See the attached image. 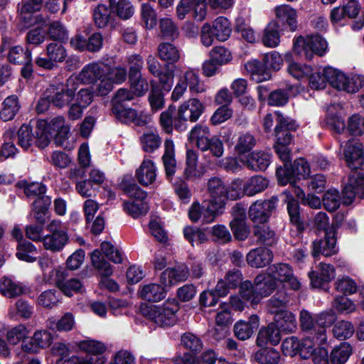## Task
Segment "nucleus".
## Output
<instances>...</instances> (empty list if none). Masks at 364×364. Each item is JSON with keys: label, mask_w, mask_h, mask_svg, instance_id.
<instances>
[{"label": "nucleus", "mask_w": 364, "mask_h": 364, "mask_svg": "<svg viewBox=\"0 0 364 364\" xmlns=\"http://www.w3.org/2000/svg\"><path fill=\"white\" fill-rule=\"evenodd\" d=\"M138 182L144 186L152 184L156 178L155 164L150 159H144L139 168L136 171Z\"/></svg>", "instance_id": "obj_27"}, {"label": "nucleus", "mask_w": 364, "mask_h": 364, "mask_svg": "<svg viewBox=\"0 0 364 364\" xmlns=\"http://www.w3.org/2000/svg\"><path fill=\"white\" fill-rule=\"evenodd\" d=\"M245 186L244 181L240 178L233 180L229 186H226V201L228 200H237L246 195Z\"/></svg>", "instance_id": "obj_62"}, {"label": "nucleus", "mask_w": 364, "mask_h": 364, "mask_svg": "<svg viewBox=\"0 0 364 364\" xmlns=\"http://www.w3.org/2000/svg\"><path fill=\"white\" fill-rule=\"evenodd\" d=\"M274 321V325L279 332L292 333L297 328L296 316L289 311L281 310L276 313Z\"/></svg>", "instance_id": "obj_29"}, {"label": "nucleus", "mask_w": 364, "mask_h": 364, "mask_svg": "<svg viewBox=\"0 0 364 364\" xmlns=\"http://www.w3.org/2000/svg\"><path fill=\"white\" fill-rule=\"evenodd\" d=\"M277 198L254 203L249 208V217L256 225H264L269 218L272 210L275 208Z\"/></svg>", "instance_id": "obj_11"}, {"label": "nucleus", "mask_w": 364, "mask_h": 364, "mask_svg": "<svg viewBox=\"0 0 364 364\" xmlns=\"http://www.w3.org/2000/svg\"><path fill=\"white\" fill-rule=\"evenodd\" d=\"M141 20L144 27L148 30L154 29L157 24V14L154 8L149 4H143L141 6Z\"/></svg>", "instance_id": "obj_50"}, {"label": "nucleus", "mask_w": 364, "mask_h": 364, "mask_svg": "<svg viewBox=\"0 0 364 364\" xmlns=\"http://www.w3.org/2000/svg\"><path fill=\"white\" fill-rule=\"evenodd\" d=\"M277 176L279 183L284 186L289 183L291 185L294 184L295 180L294 177L300 179L306 178L310 173V167L308 162L304 159H298L294 161L291 171L284 169L282 168H277Z\"/></svg>", "instance_id": "obj_7"}, {"label": "nucleus", "mask_w": 364, "mask_h": 364, "mask_svg": "<svg viewBox=\"0 0 364 364\" xmlns=\"http://www.w3.org/2000/svg\"><path fill=\"white\" fill-rule=\"evenodd\" d=\"M352 347L348 343H342L333 348L330 354V362L332 364H344L352 353Z\"/></svg>", "instance_id": "obj_44"}, {"label": "nucleus", "mask_w": 364, "mask_h": 364, "mask_svg": "<svg viewBox=\"0 0 364 364\" xmlns=\"http://www.w3.org/2000/svg\"><path fill=\"white\" fill-rule=\"evenodd\" d=\"M212 29L215 38L220 41H226L230 37L232 31L229 21L223 16L215 20Z\"/></svg>", "instance_id": "obj_49"}, {"label": "nucleus", "mask_w": 364, "mask_h": 364, "mask_svg": "<svg viewBox=\"0 0 364 364\" xmlns=\"http://www.w3.org/2000/svg\"><path fill=\"white\" fill-rule=\"evenodd\" d=\"M254 282L261 299L262 297L268 296L277 288V283L270 276L267 270L264 273L257 275L255 277Z\"/></svg>", "instance_id": "obj_30"}, {"label": "nucleus", "mask_w": 364, "mask_h": 364, "mask_svg": "<svg viewBox=\"0 0 364 364\" xmlns=\"http://www.w3.org/2000/svg\"><path fill=\"white\" fill-rule=\"evenodd\" d=\"M93 18L98 28H104L111 21V11L107 6L100 4L94 10Z\"/></svg>", "instance_id": "obj_57"}, {"label": "nucleus", "mask_w": 364, "mask_h": 364, "mask_svg": "<svg viewBox=\"0 0 364 364\" xmlns=\"http://www.w3.org/2000/svg\"><path fill=\"white\" fill-rule=\"evenodd\" d=\"M91 261L92 265L97 269L102 277L100 282L101 287L107 289L111 291H117L119 289L118 284L109 278L113 272L112 265L105 260L100 250H95L92 252Z\"/></svg>", "instance_id": "obj_5"}, {"label": "nucleus", "mask_w": 364, "mask_h": 364, "mask_svg": "<svg viewBox=\"0 0 364 364\" xmlns=\"http://www.w3.org/2000/svg\"><path fill=\"white\" fill-rule=\"evenodd\" d=\"M36 253V248L30 242H22L17 246L16 255L18 259L28 262H33L36 260L32 255Z\"/></svg>", "instance_id": "obj_61"}, {"label": "nucleus", "mask_w": 364, "mask_h": 364, "mask_svg": "<svg viewBox=\"0 0 364 364\" xmlns=\"http://www.w3.org/2000/svg\"><path fill=\"white\" fill-rule=\"evenodd\" d=\"M176 14L181 20L190 14L196 21H202L207 14L206 0H181L176 7Z\"/></svg>", "instance_id": "obj_9"}, {"label": "nucleus", "mask_w": 364, "mask_h": 364, "mask_svg": "<svg viewBox=\"0 0 364 364\" xmlns=\"http://www.w3.org/2000/svg\"><path fill=\"white\" fill-rule=\"evenodd\" d=\"M53 337L51 333L46 330H38L34 332L31 340L23 342L21 345L23 351L28 353H36L40 350L49 347L53 343Z\"/></svg>", "instance_id": "obj_14"}, {"label": "nucleus", "mask_w": 364, "mask_h": 364, "mask_svg": "<svg viewBox=\"0 0 364 364\" xmlns=\"http://www.w3.org/2000/svg\"><path fill=\"white\" fill-rule=\"evenodd\" d=\"M76 77H70L67 81L66 86L50 85L47 89V96L53 106L63 107L68 104L73 97L77 86H76Z\"/></svg>", "instance_id": "obj_4"}, {"label": "nucleus", "mask_w": 364, "mask_h": 364, "mask_svg": "<svg viewBox=\"0 0 364 364\" xmlns=\"http://www.w3.org/2000/svg\"><path fill=\"white\" fill-rule=\"evenodd\" d=\"M324 74L326 75L327 82L333 87L342 91H346V82L347 75L340 70L333 67L324 68Z\"/></svg>", "instance_id": "obj_40"}, {"label": "nucleus", "mask_w": 364, "mask_h": 364, "mask_svg": "<svg viewBox=\"0 0 364 364\" xmlns=\"http://www.w3.org/2000/svg\"><path fill=\"white\" fill-rule=\"evenodd\" d=\"M318 271H311L309 273L313 287L319 288L323 283L329 282L335 277L334 267L326 263H320Z\"/></svg>", "instance_id": "obj_22"}, {"label": "nucleus", "mask_w": 364, "mask_h": 364, "mask_svg": "<svg viewBox=\"0 0 364 364\" xmlns=\"http://www.w3.org/2000/svg\"><path fill=\"white\" fill-rule=\"evenodd\" d=\"M280 340V332L274 323H272L259 330L256 343L259 347H265L269 343L273 346L277 345Z\"/></svg>", "instance_id": "obj_28"}, {"label": "nucleus", "mask_w": 364, "mask_h": 364, "mask_svg": "<svg viewBox=\"0 0 364 364\" xmlns=\"http://www.w3.org/2000/svg\"><path fill=\"white\" fill-rule=\"evenodd\" d=\"M46 55L54 63L63 62L67 57V52L63 45L58 43H50L46 46Z\"/></svg>", "instance_id": "obj_59"}, {"label": "nucleus", "mask_w": 364, "mask_h": 364, "mask_svg": "<svg viewBox=\"0 0 364 364\" xmlns=\"http://www.w3.org/2000/svg\"><path fill=\"white\" fill-rule=\"evenodd\" d=\"M267 272L277 283L286 284L293 290H299L301 284L294 275L293 269L286 263H277L267 269Z\"/></svg>", "instance_id": "obj_6"}, {"label": "nucleus", "mask_w": 364, "mask_h": 364, "mask_svg": "<svg viewBox=\"0 0 364 364\" xmlns=\"http://www.w3.org/2000/svg\"><path fill=\"white\" fill-rule=\"evenodd\" d=\"M116 120L122 124L138 127H149L151 123V119L148 115H116Z\"/></svg>", "instance_id": "obj_58"}, {"label": "nucleus", "mask_w": 364, "mask_h": 364, "mask_svg": "<svg viewBox=\"0 0 364 364\" xmlns=\"http://www.w3.org/2000/svg\"><path fill=\"white\" fill-rule=\"evenodd\" d=\"M8 59L14 64L23 63L24 60L31 61V51L28 49L24 51L23 48L19 46H13L9 51Z\"/></svg>", "instance_id": "obj_60"}, {"label": "nucleus", "mask_w": 364, "mask_h": 364, "mask_svg": "<svg viewBox=\"0 0 364 364\" xmlns=\"http://www.w3.org/2000/svg\"><path fill=\"white\" fill-rule=\"evenodd\" d=\"M68 240L67 232H55L44 236L42 242L45 249L52 252H59L65 247Z\"/></svg>", "instance_id": "obj_36"}, {"label": "nucleus", "mask_w": 364, "mask_h": 364, "mask_svg": "<svg viewBox=\"0 0 364 364\" xmlns=\"http://www.w3.org/2000/svg\"><path fill=\"white\" fill-rule=\"evenodd\" d=\"M207 187L210 197L209 201L219 207H224L227 194L225 183L220 178L213 177L208 180Z\"/></svg>", "instance_id": "obj_20"}, {"label": "nucleus", "mask_w": 364, "mask_h": 364, "mask_svg": "<svg viewBox=\"0 0 364 364\" xmlns=\"http://www.w3.org/2000/svg\"><path fill=\"white\" fill-rule=\"evenodd\" d=\"M198 154L191 149L186 151V167L184 175L187 178H196L200 176V173L198 170Z\"/></svg>", "instance_id": "obj_48"}, {"label": "nucleus", "mask_w": 364, "mask_h": 364, "mask_svg": "<svg viewBox=\"0 0 364 364\" xmlns=\"http://www.w3.org/2000/svg\"><path fill=\"white\" fill-rule=\"evenodd\" d=\"M259 324L258 316L253 314L248 318L247 321L240 320L235 324V335L240 340H247L252 336L254 331L259 327Z\"/></svg>", "instance_id": "obj_21"}, {"label": "nucleus", "mask_w": 364, "mask_h": 364, "mask_svg": "<svg viewBox=\"0 0 364 364\" xmlns=\"http://www.w3.org/2000/svg\"><path fill=\"white\" fill-rule=\"evenodd\" d=\"M159 58L168 63H174L180 59V51L172 43H161L158 46Z\"/></svg>", "instance_id": "obj_45"}, {"label": "nucleus", "mask_w": 364, "mask_h": 364, "mask_svg": "<svg viewBox=\"0 0 364 364\" xmlns=\"http://www.w3.org/2000/svg\"><path fill=\"white\" fill-rule=\"evenodd\" d=\"M179 309L176 299H168L163 304L152 305L144 309V314L159 326H171L177 321L176 313Z\"/></svg>", "instance_id": "obj_2"}, {"label": "nucleus", "mask_w": 364, "mask_h": 364, "mask_svg": "<svg viewBox=\"0 0 364 364\" xmlns=\"http://www.w3.org/2000/svg\"><path fill=\"white\" fill-rule=\"evenodd\" d=\"M33 215L38 224L43 225L46 222V215L51 199L48 196L39 197L33 202Z\"/></svg>", "instance_id": "obj_43"}, {"label": "nucleus", "mask_w": 364, "mask_h": 364, "mask_svg": "<svg viewBox=\"0 0 364 364\" xmlns=\"http://www.w3.org/2000/svg\"><path fill=\"white\" fill-rule=\"evenodd\" d=\"M133 99L132 93L126 88L119 89L112 100L113 114H133L136 111L129 107V103Z\"/></svg>", "instance_id": "obj_17"}, {"label": "nucleus", "mask_w": 364, "mask_h": 364, "mask_svg": "<svg viewBox=\"0 0 364 364\" xmlns=\"http://www.w3.org/2000/svg\"><path fill=\"white\" fill-rule=\"evenodd\" d=\"M355 329L350 322L340 321L333 328V333L338 339L344 340L349 338L354 333Z\"/></svg>", "instance_id": "obj_63"}, {"label": "nucleus", "mask_w": 364, "mask_h": 364, "mask_svg": "<svg viewBox=\"0 0 364 364\" xmlns=\"http://www.w3.org/2000/svg\"><path fill=\"white\" fill-rule=\"evenodd\" d=\"M254 234L257 238V242L262 245L272 246L277 242L276 234L269 226H255Z\"/></svg>", "instance_id": "obj_47"}, {"label": "nucleus", "mask_w": 364, "mask_h": 364, "mask_svg": "<svg viewBox=\"0 0 364 364\" xmlns=\"http://www.w3.org/2000/svg\"><path fill=\"white\" fill-rule=\"evenodd\" d=\"M94 93L87 88L79 90L75 98L72 97L69 114H81L84 109L90 105Z\"/></svg>", "instance_id": "obj_32"}, {"label": "nucleus", "mask_w": 364, "mask_h": 364, "mask_svg": "<svg viewBox=\"0 0 364 364\" xmlns=\"http://www.w3.org/2000/svg\"><path fill=\"white\" fill-rule=\"evenodd\" d=\"M210 58L222 66L229 63L232 59L231 52L223 46H216L210 52Z\"/></svg>", "instance_id": "obj_64"}, {"label": "nucleus", "mask_w": 364, "mask_h": 364, "mask_svg": "<svg viewBox=\"0 0 364 364\" xmlns=\"http://www.w3.org/2000/svg\"><path fill=\"white\" fill-rule=\"evenodd\" d=\"M344 160L348 168L357 169L364 162V152L362 144L355 139L348 140L343 146Z\"/></svg>", "instance_id": "obj_12"}, {"label": "nucleus", "mask_w": 364, "mask_h": 364, "mask_svg": "<svg viewBox=\"0 0 364 364\" xmlns=\"http://www.w3.org/2000/svg\"><path fill=\"white\" fill-rule=\"evenodd\" d=\"M277 124L275 127L277 141L274 145L287 146L291 142L292 136L289 131L296 130L298 125L294 120L283 115H277Z\"/></svg>", "instance_id": "obj_13"}, {"label": "nucleus", "mask_w": 364, "mask_h": 364, "mask_svg": "<svg viewBox=\"0 0 364 364\" xmlns=\"http://www.w3.org/2000/svg\"><path fill=\"white\" fill-rule=\"evenodd\" d=\"M364 198V172L350 174L343 190V203L348 205L353 203L355 196Z\"/></svg>", "instance_id": "obj_10"}, {"label": "nucleus", "mask_w": 364, "mask_h": 364, "mask_svg": "<svg viewBox=\"0 0 364 364\" xmlns=\"http://www.w3.org/2000/svg\"><path fill=\"white\" fill-rule=\"evenodd\" d=\"M248 264L255 268H262L273 259L272 251L267 248L258 247L252 250L246 257Z\"/></svg>", "instance_id": "obj_24"}, {"label": "nucleus", "mask_w": 364, "mask_h": 364, "mask_svg": "<svg viewBox=\"0 0 364 364\" xmlns=\"http://www.w3.org/2000/svg\"><path fill=\"white\" fill-rule=\"evenodd\" d=\"M245 68L252 79L256 82H262L271 78V74L267 71L260 62L253 59L245 64Z\"/></svg>", "instance_id": "obj_37"}, {"label": "nucleus", "mask_w": 364, "mask_h": 364, "mask_svg": "<svg viewBox=\"0 0 364 364\" xmlns=\"http://www.w3.org/2000/svg\"><path fill=\"white\" fill-rule=\"evenodd\" d=\"M274 14L278 19L290 31L294 32L298 28L297 12L295 9L287 4L274 7Z\"/></svg>", "instance_id": "obj_16"}, {"label": "nucleus", "mask_w": 364, "mask_h": 364, "mask_svg": "<svg viewBox=\"0 0 364 364\" xmlns=\"http://www.w3.org/2000/svg\"><path fill=\"white\" fill-rule=\"evenodd\" d=\"M242 274L240 270L232 269L228 271L224 279H220L216 286L215 291L219 296H225L230 289L236 288L242 283Z\"/></svg>", "instance_id": "obj_19"}, {"label": "nucleus", "mask_w": 364, "mask_h": 364, "mask_svg": "<svg viewBox=\"0 0 364 364\" xmlns=\"http://www.w3.org/2000/svg\"><path fill=\"white\" fill-rule=\"evenodd\" d=\"M254 359L260 364H277L280 360V353L272 348H265L254 354Z\"/></svg>", "instance_id": "obj_51"}, {"label": "nucleus", "mask_w": 364, "mask_h": 364, "mask_svg": "<svg viewBox=\"0 0 364 364\" xmlns=\"http://www.w3.org/2000/svg\"><path fill=\"white\" fill-rule=\"evenodd\" d=\"M327 48L326 41L319 35L299 36L293 41L294 53L309 60L314 58V55H323Z\"/></svg>", "instance_id": "obj_3"}, {"label": "nucleus", "mask_w": 364, "mask_h": 364, "mask_svg": "<svg viewBox=\"0 0 364 364\" xmlns=\"http://www.w3.org/2000/svg\"><path fill=\"white\" fill-rule=\"evenodd\" d=\"M335 318V314L332 311L316 315V323L318 326L316 333V343L318 344H322L326 341L327 336L325 327L331 325Z\"/></svg>", "instance_id": "obj_35"}, {"label": "nucleus", "mask_w": 364, "mask_h": 364, "mask_svg": "<svg viewBox=\"0 0 364 364\" xmlns=\"http://www.w3.org/2000/svg\"><path fill=\"white\" fill-rule=\"evenodd\" d=\"M189 276V269L186 265L167 268L161 274L160 282L165 288L171 287L178 282L186 281Z\"/></svg>", "instance_id": "obj_15"}, {"label": "nucleus", "mask_w": 364, "mask_h": 364, "mask_svg": "<svg viewBox=\"0 0 364 364\" xmlns=\"http://www.w3.org/2000/svg\"><path fill=\"white\" fill-rule=\"evenodd\" d=\"M79 348L90 355H102L105 352L106 346L96 340H84L79 343Z\"/></svg>", "instance_id": "obj_56"}, {"label": "nucleus", "mask_w": 364, "mask_h": 364, "mask_svg": "<svg viewBox=\"0 0 364 364\" xmlns=\"http://www.w3.org/2000/svg\"><path fill=\"white\" fill-rule=\"evenodd\" d=\"M188 140L190 142L195 144L202 151H208L210 143L208 128L198 125L196 126L191 131Z\"/></svg>", "instance_id": "obj_31"}, {"label": "nucleus", "mask_w": 364, "mask_h": 364, "mask_svg": "<svg viewBox=\"0 0 364 364\" xmlns=\"http://www.w3.org/2000/svg\"><path fill=\"white\" fill-rule=\"evenodd\" d=\"M27 291L26 286L15 282L10 278L4 277L0 281V291L4 296L11 298L25 294Z\"/></svg>", "instance_id": "obj_41"}, {"label": "nucleus", "mask_w": 364, "mask_h": 364, "mask_svg": "<svg viewBox=\"0 0 364 364\" xmlns=\"http://www.w3.org/2000/svg\"><path fill=\"white\" fill-rule=\"evenodd\" d=\"M165 151L162 159L168 176H172L176 171L175 146L173 141L166 139L164 142Z\"/></svg>", "instance_id": "obj_42"}, {"label": "nucleus", "mask_w": 364, "mask_h": 364, "mask_svg": "<svg viewBox=\"0 0 364 364\" xmlns=\"http://www.w3.org/2000/svg\"><path fill=\"white\" fill-rule=\"evenodd\" d=\"M35 124V136L28 125H22L18 131V144L25 149L30 147L33 142L39 148H45L53 137L55 143L62 146L69 138L70 128L63 116L37 119Z\"/></svg>", "instance_id": "obj_1"}, {"label": "nucleus", "mask_w": 364, "mask_h": 364, "mask_svg": "<svg viewBox=\"0 0 364 364\" xmlns=\"http://www.w3.org/2000/svg\"><path fill=\"white\" fill-rule=\"evenodd\" d=\"M270 164V155L267 152L255 151L250 154L246 160V166L253 171H264Z\"/></svg>", "instance_id": "obj_33"}, {"label": "nucleus", "mask_w": 364, "mask_h": 364, "mask_svg": "<svg viewBox=\"0 0 364 364\" xmlns=\"http://www.w3.org/2000/svg\"><path fill=\"white\" fill-rule=\"evenodd\" d=\"M232 96L228 89L220 90L215 96V103L219 106L214 114H228L232 112L231 108Z\"/></svg>", "instance_id": "obj_54"}, {"label": "nucleus", "mask_w": 364, "mask_h": 364, "mask_svg": "<svg viewBox=\"0 0 364 364\" xmlns=\"http://www.w3.org/2000/svg\"><path fill=\"white\" fill-rule=\"evenodd\" d=\"M245 192L248 196H253L264 191L269 186V181L267 178L261 176H255L251 177L245 183Z\"/></svg>", "instance_id": "obj_46"}, {"label": "nucleus", "mask_w": 364, "mask_h": 364, "mask_svg": "<svg viewBox=\"0 0 364 364\" xmlns=\"http://www.w3.org/2000/svg\"><path fill=\"white\" fill-rule=\"evenodd\" d=\"M159 35L164 38L170 40H174L178 38L179 31L177 26L173 20L168 17L159 19Z\"/></svg>", "instance_id": "obj_53"}, {"label": "nucleus", "mask_w": 364, "mask_h": 364, "mask_svg": "<svg viewBox=\"0 0 364 364\" xmlns=\"http://www.w3.org/2000/svg\"><path fill=\"white\" fill-rule=\"evenodd\" d=\"M262 43L268 48H276L280 43L279 24L276 21H270L265 27Z\"/></svg>", "instance_id": "obj_34"}, {"label": "nucleus", "mask_w": 364, "mask_h": 364, "mask_svg": "<svg viewBox=\"0 0 364 364\" xmlns=\"http://www.w3.org/2000/svg\"><path fill=\"white\" fill-rule=\"evenodd\" d=\"M322 203L326 210L329 212L336 211L341 203L339 191L334 188L327 190L323 196Z\"/></svg>", "instance_id": "obj_55"}, {"label": "nucleus", "mask_w": 364, "mask_h": 364, "mask_svg": "<svg viewBox=\"0 0 364 364\" xmlns=\"http://www.w3.org/2000/svg\"><path fill=\"white\" fill-rule=\"evenodd\" d=\"M140 296L149 301L157 302L166 296V289L164 286L158 284H149L143 286L139 291Z\"/></svg>", "instance_id": "obj_38"}, {"label": "nucleus", "mask_w": 364, "mask_h": 364, "mask_svg": "<svg viewBox=\"0 0 364 364\" xmlns=\"http://www.w3.org/2000/svg\"><path fill=\"white\" fill-rule=\"evenodd\" d=\"M43 4V0H27L20 8L21 21L23 27L28 28L35 24H46L48 17H43L40 14L34 15L39 11Z\"/></svg>", "instance_id": "obj_8"}, {"label": "nucleus", "mask_w": 364, "mask_h": 364, "mask_svg": "<svg viewBox=\"0 0 364 364\" xmlns=\"http://www.w3.org/2000/svg\"><path fill=\"white\" fill-rule=\"evenodd\" d=\"M240 296L246 302L251 304H257L261 299L260 295L257 291L255 285H252L251 282L245 281L240 286Z\"/></svg>", "instance_id": "obj_52"}, {"label": "nucleus", "mask_w": 364, "mask_h": 364, "mask_svg": "<svg viewBox=\"0 0 364 364\" xmlns=\"http://www.w3.org/2000/svg\"><path fill=\"white\" fill-rule=\"evenodd\" d=\"M337 252L336 239L331 233H326L324 240H315L313 242L312 255L314 257H317L320 254L325 257H330Z\"/></svg>", "instance_id": "obj_26"}, {"label": "nucleus", "mask_w": 364, "mask_h": 364, "mask_svg": "<svg viewBox=\"0 0 364 364\" xmlns=\"http://www.w3.org/2000/svg\"><path fill=\"white\" fill-rule=\"evenodd\" d=\"M106 65L102 63H92L86 65L76 77V84L80 81L83 84H91L101 78L106 72Z\"/></svg>", "instance_id": "obj_18"}, {"label": "nucleus", "mask_w": 364, "mask_h": 364, "mask_svg": "<svg viewBox=\"0 0 364 364\" xmlns=\"http://www.w3.org/2000/svg\"><path fill=\"white\" fill-rule=\"evenodd\" d=\"M238 216L230 223V228L235 237L238 240H245L250 233V229L245 220V212L244 209L238 210Z\"/></svg>", "instance_id": "obj_39"}, {"label": "nucleus", "mask_w": 364, "mask_h": 364, "mask_svg": "<svg viewBox=\"0 0 364 364\" xmlns=\"http://www.w3.org/2000/svg\"><path fill=\"white\" fill-rule=\"evenodd\" d=\"M284 59L287 62V72L296 80L306 79L312 73V67L304 63H297L292 60V54L289 52L285 53Z\"/></svg>", "instance_id": "obj_23"}, {"label": "nucleus", "mask_w": 364, "mask_h": 364, "mask_svg": "<svg viewBox=\"0 0 364 364\" xmlns=\"http://www.w3.org/2000/svg\"><path fill=\"white\" fill-rule=\"evenodd\" d=\"M179 80L193 93H202L206 90V86L200 80L198 71L188 68L181 73Z\"/></svg>", "instance_id": "obj_25"}]
</instances>
